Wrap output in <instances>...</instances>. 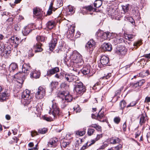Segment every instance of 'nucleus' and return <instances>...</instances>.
Returning <instances> with one entry per match:
<instances>
[{
    "instance_id": "bb28decb",
    "label": "nucleus",
    "mask_w": 150,
    "mask_h": 150,
    "mask_svg": "<svg viewBox=\"0 0 150 150\" xmlns=\"http://www.w3.org/2000/svg\"><path fill=\"white\" fill-rule=\"evenodd\" d=\"M129 69L130 70V66L129 67H126L121 68L119 71L121 74L125 75L127 73V71H126L128 70Z\"/></svg>"
},
{
    "instance_id": "0e129e2a",
    "label": "nucleus",
    "mask_w": 150,
    "mask_h": 150,
    "mask_svg": "<svg viewBox=\"0 0 150 150\" xmlns=\"http://www.w3.org/2000/svg\"><path fill=\"white\" fill-rule=\"evenodd\" d=\"M15 30H20V27L18 24H16L14 26Z\"/></svg>"
},
{
    "instance_id": "7ed1b4c3",
    "label": "nucleus",
    "mask_w": 150,
    "mask_h": 150,
    "mask_svg": "<svg viewBox=\"0 0 150 150\" xmlns=\"http://www.w3.org/2000/svg\"><path fill=\"white\" fill-rule=\"evenodd\" d=\"M74 90L79 94H82L86 91L85 87L83 83L79 81H75L74 84Z\"/></svg>"
},
{
    "instance_id": "412c9836",
    "label": "nucleus",
    "mask_w": 150,
    "mask_h": 150,
    "mask_svg": "<svg viewBox=\"0 0 150 150\" xmlns=\"http://www.w3.org/2000/svg\"><path fill=\"white\" fill-rule=\"evenodd\" d=\"M42 44L40 42H38L34 45V48L35 49V52H40L42 49L41 48Z\"/></svg>"
},
{
    "instance_id": "603ef678",
    "label": "nucleus",
    "mask_w": 150,
    "mask_h": 150,
    "mask_svg": "<svg viewBox=\"0 0 150 150\" xmlns=\"http://www.w3.org/2000/svg\"><path fill=\"white\" fill-rule=\"evenodd\" d=\"M89 142H87L86 144L84 145L81 148V150H84L86 149L88 146Z\"/></svg>"
},
{
    "instance_id": "6e6552de",
    "label": "nucleus",
    "mask_w": 150,
    "mask_h": 150,
    "mask_svg": "<svg viewBox=\"0 0 150 150\" xmlns=\"http://www.w3.org/2000/svg\"><path fill=\"white\" fill-rule=\"evenodd\" d=\"M65 77L66 80L69 82L74 81V82L73 84L74 83L75 81H79L78 80V78L77 76L71 74H66L65 75Z\"/></svg>"
},
{
    "instance_id": "e433bc0d",
    "label": "nucleus",
    "mask_w": 150,
    "mask_h": 150,
    "mask_svg": "<svg viewBox=\"0 0 150 150\" xmlns=\"http://www.w3.org/2000/svg\"><path fill=\"white\" fill-rule=\"evenodd\" d=\"M139 86H140L138 82L132 84V88L135 91H137Z\"/></svg>"
},
{
    "instance_id": "58836bf2",
    "label": "nucleus",
    "mask_w": 150,
    "mask_h": 150,
    "mask_svg": "<svg viewBox=\"0 0 150 150\" xmlns=\"http://www.w3.org/2000/svg\"><path fill=\"white\" fill-rule=\"evenodd\" d=\"M45 38L43 36H38L36 37V40L39 42H40L44 41Z\"/></svg>"
},
{
    "instance_id": "5fc2aeb1",
    "label": "nucleus",
    "mask_w": 150,
    "mask_h": 150,
    "mask_svg": "<svg viewBox=\"0 0 150 150\" xmlns=\"http://www.w3.org/2000/svg\"><path fill=\"white\" fill-rule=\"evenodd\" d=\"M69 144V142H63L62 144V145L64 148H66L68 146Z\"/></svg>"
},
{
    "instance_id": "e2e57ef3",
    "label": "nucleus",
    "mask_w": 150,
    "mask_h": 150,
    "mask_svg": "<svg viewBox=\"0 0 150 150\" xmlns=\"http://www.w3.org/2000/svg\"><path fill=\"white\" fill-rule=\"evenodd\" d=\"M131 17H129L127 16H125V20L127 21H128L130 22H131Z\"/></svg>"
},
{
    "instance_id": "864d4df0",
    "label": "nucleus",
    "mask_w": 150,
    "mask_h": 150,
    "mask_svg": "<svg viewBox=\"0 0 150 150\" xmlns=\"http://www.w3.org/2000/svg\"><path fill=\"white\" fill-rule=\"evenodd\" d=\"M122 145L121 144H120L115 147V150H120L122 148Z\"/></svg>"
},
{
    "instance_id": "a18cd8bd",
    "label": "nucleus",
    "mask_w": 150,
    "mask_h": 150,
    "mask_svg": "<svg viewBox=\"0 0 150 150\" xmlns=\"http://www.w3.org/2000/svg\"><path fill=\"white\" fill-rule=\"evenodd\" d=\"M120 106L121 107V108L123 109L125 108L126 105V102L124 100L121 101L120 104Z\"/></svg>"
},
{
    "instance_id": "5701e85b",
    "label": "nucleus",
    "mask_w": 150,
    "mask_h": 150,
    "mask_svg": "<svg viewBox=\"0 0 150 150\" xmlns=\"http://www.w3.org/2000/svg\"><path fill=\"white\" fill-rule=\"evenodd\" d=\"M18 68V65L16 63H12L10 65L9 69L10 71L11 72L17 70Z\"/></svg>"
},
{
    "instance_id": "393cba45",
    "label": "nucleus",
    "mask_w": 150,
    "mask_h": 150,
    "mask_svg": "<svg viewBox=\"0 0 150 150\" xmlns=\"http://www.w3.org/2000/svg\"><path fill=\"white\" fill-rule=\"evenodd\" d=\"M103 79H107L108 81H110L112 80V82L113 81V77L110 73H108L106 75L105 74V76L103 77Z\"/></svg>"
},
{
    "instance_id": "09e8293b",
    "label": "nucleus",
    "mask_w": 150,
    "mask_h": 150,
    "mask_svg": "<svg viewBox=\"0 0 150 150\" xmlns=\"http://www.w3.org/2000/svg\"><path fill=\"white\" fill-rule=\"evenodd\" d=\"M114 122L117 124H118L120 121V118L119 117H115L114 119Z\"/></svg>"
},
{
    "instance_id": "2f4dec72",
    "label": "nucleus",
    "mask_w": 150,
    "mask_h": 150,
    "mask_svg": "<svg viewBox=\"0 0 150 150\" xmlns=\"http://www.w3.org/2000/svg\"><path fill=\"white\" fill-rule=\"evenodd\" d=\"M75 26L74 25L70 26V28H68V31L71 35H73V33L75 31Z\"/></svg>"
},
{
    "instance_id": "c03bdc74",
    "label": "nucleus",
    "mask_w": 150,
    "mask_h": 150,
    "mask_svg": "<svg viewBox=\"0 0 150 150\" xmlns=\"http://www.w3.org/2000/svg\"><path fill=\"white\" fill-rule=\"evenodd\" d=\"M40 12L37 9H34L33 10V13L34 15L37 16H40L39 17V18H40L41 16L40 15Z\"/></svg>"
},
{
    "instance_id": "f3484780",
    "label": "nucleus",
    "mask_w": 150,
    "mask_h": 150,
    "mask_svg": "<svg viewBox=\"0 0 150 150\" xmlns=\"http://www.w3.org/2000/svg\"><path fill=\"white\" fill-rule=\"evenodd\" d=\"M57 43V40L56 38L52 39L49 43V47L50 50H53L56 46Z\"/></svg>"
},
{
    "instance_id": "8fccbe9b",
    "label": "nucleus",
    "mask_w": 150,
    "mask_h": 150,
    "mask_svg": "<svg viewBox=\"0 0 150 150\" xmlns=\"http://www.w3.org/2000/svg\"><path fill=\"white\" fill-rule=\"evenodd\" d=\"M86 8L88 10L90 11H96V8H93V6L91 5L88 6Z\"/></svg>"
},
{
    "instance_id": "3c124183",
    "label": "nucleus",
    "mask_w": 150,
    "mask_h": 150,
    "mask_svg": "<svg viewBox=\"0 0 150 150\" xmlns=\"http://www.w3.org/2000/svg\"><path fill=\"white\" fill-rule=\"evenodd\" d=\"M54 77L58 79H61L62 78V76L61 73L59 74H56L54 76Z\"/></svg>"
},
{
    "instance_id": "7c9ffc66",
    "label": "nucleus",
    "mask_w": 150,
    "mask_h": 150,
    "mask_svg": "<svg viewBox=\"0 0 150 150\" xmlns=\"http://www.w3.org/2000/svg\"><path fill=\"white\" fill-rule=\"evenodd\" d=\"M58 85V83L56 81H52L50 84V86L51 88H56Z\"/></svg>"
},
{
    "instance_id": "a211bd4d",
    "label": "nucleus",
    "mask_w": 150,
    "mask_h": 150,
    "mask_svg": "<svg viewBox=\"0 0 150 150\" xmlns=\"http://www.w3.org/2000/svg\"><path fill=\"white\" fill-rule=\"evenodd\" d=\"M59 67H56L52 68V69H49L47 71V76H51L59 71Z\"/></svg>"
},
{
    "instance_id": "de8ad7c7",
    "label": "nucleus",
    "mask_w": 150,
    "mask_h": 150,
    "mask_svg": "<svg viewBox=\"0 0 150 150\" xmlns=\"http://www.w3.org/2000/svg\"><path fill=\"white\" fill-rule=\"evenodd\" d=\"M19 42L20 40L19 38L17 37H15V41L14 43H15L16 45V47L18 46Z\"/></svg>"
},
{
    "instance_id": "dca6fc26",
    "label": "nucleus",
    "mask_w": 150,
    "mask_h": 150,
    "mask_svg": "<svg viewBox=\"0 0 150 150\" xmlns=\"http://www.w3.org/2000/svg\"><path fill=\"white\" fill-rule=\"evenodd\" d=\"M112 41L115 45H116L124 41V40L122 37L117 36L113 39Z\"/></svg>"
},
{
    "instance_id": "79ce46f5",
    "label": "nucleus",
    "mask_w": 150,
    "mask_h": 150,
    "mask_svg": "<svg viewBox=\"0 0 150 150\" xmlns=\"http://www.w3.org/2000/svg\"><path fill=\"white\" fill-rule=\"evenodd\" d=\"M7 94L6 93L4 92L0 95V98L3 100H5L6 99Z\"/></svg>"
},
{
    "instance_id": "680f3d73",
    "label": "nucleus",
    "mask_w": 150,
    "mask_h": 150,
    "mask_svg": "<svg viewBox=\"0 0 150 150\" xmlns=\"http://www.w3.org/2000/svg\"><path fill=\"white\" fill-rule=\"evenodd\" d=\"M108 146V144H103L101 146H100V149H104L106 147Z\"/></svg>"
},
{
    "instance_id": "ea45409f",
    "label": "nucleus",
    "mask_w": 150,
    "mask_h": 150,
    "mask_svg": "<svg viewBox=\"0 0 150 150\" xmlns=\"http://www.w3.org/2000/svg\"><path fill=\"white\" fill-rule=\"evenodd\" d=\"M146 121L145 117L143 115H141L140 118V123L142 125Z\"/></svg>"
},
{
    "instance_id": "a878e982",
    "label": "nucleus",
    "mask_w": 150,
    "mask_h": 150,
    "mask_svg": "<svg viewBox=\"0 0 150 150\" xmlns=\"http://www.w3.org/2000/svg\"><path fill=\"white\" fill-rule=\"evenodd\" d=\"M110 141L111 144H115L118 143L120 141V139L118 138L113 137L110 138Z\"/></svg>"
},
{
    "instance_id": "69168bd1",
    "label": "nucleus",
    "mask_w": 150,
    "mask_h": 150,
    "mask_svg": "<svg viewBox=\"0 0 150 150\" xmlns=\"http://www.w3.org/2000/svg\"><path fill=\"white\" fill-rule=\"evenodd\" d=\"M15 41V37H12L9 39V41L11 42H12L14 43Z\"/></svg>"
},
{
    "instance_id": "0eeeda50",
    "label": "nucleus",
    "mask_w": 150,
    "mask_h": 150,
    "mask_svg": "<svg viewBox=\"0 0 150 150\" xmlns=\"http://www.w3.org/2000/svg\"><path fill=\"white\" fill-rule=\"evenodd\" d=\"M14 78L17 80V82L22 85L25 79V74L23 72L17 73L15 75Z\"/></svg>"
},
{
    "instance_id": "20e7f679",
    "label": "nucleus",
    "mask_w": 150,
    "mask_h": 150,
    "mask_svg": "<svg viewBox=\"0 0 150 150\" xmlns=\"http://www.w3.org/2000/svg\"><path fill=\"white\" fill-rule=\"evenodd\" d=\"M21 96L22 98L25 100V103L28 104L31 101L33 96L30 91L26 89L22 93Z\"/></svg>"
},
{
    "instance_id": "9d476101",
    "label": "nucleus",
    "mask_w": 150,
    "mask_h": 150,
    "mask_svg": "<svg viewBox=\"0 0 150 150\" xmlns=\"http://www.w3.org/2000/svg\"><path fill=\"white\" fill-rule=\"evenodd\" d=\"M61 95L63 96L62 98H64V101L67 103L71 101L73 99L72 97L68 92L63 91L61 93Z\"/></svg>"
},
{
    "instance_id": "2eb2a0df",
    "label": "nucleus",
    "mask_w": 150,
    "mask_h": 150,
    "mask_svg": "<svg viewBox=\"0 0 150 150\" xmlns=\"http://www.w3.org/2000/svg\"><path fill=\"white\" fill-rule=\"evenodd\" d=\"M91 69L90 66L87 65L83 68V69L81 70V72L84 75H88L89 73L91 74L90 73Z\"/></svg>"
},
{
    "instance_id": "cd10ccee",
    "label": "nucleus",
    "mask_w": 150,
    "mask_h": 150,
    "mask_svg": "<svg viewBox=\"0 0 150 150\" xmlns=\"http://www.w3.org/2000/svg\"><path fill=\"white\" fill-rule=\"evenodd\" d=\"M46 25L48 28L51 30L54 26V23L53 21H50L48 22Z\"/></svg>"
},
{
    "instance_id": "4be33fe9",
    "label": "nucleus",
    "mask_w": 150,
    "mask_h": 150,
    "mask_svg": "<svg viewBox=\"0 0 150 150\" xmlns=\"http://www.w3.org/2000/svg\"><path fill=\"white\" fill-rule=\"evenodd\" d=\"M40 74V73L39 71H35L33 72H31L30 75L31 77L37 79L39 77Z\"/></svg>"
},
{
    "instance_id": "f03ea898",
    "label": "nucleus",
    "mask_w": 150,
    "mask_h": 150,
    "mask_svg": "<svg viewBox=\"0 0 150 150\" xmlns=\"http://www.w3.org/2000/svg\"><path fill=\"white\" fill-rule=\"evenodd\" d=\"M51 105V108H50V110L49 113L52 114L54 118L58 116L61 114V112L60 111L56 101L54 100L50 103Z\"/></svg>"
},
{
    "instance_id": "4c0bfd02",
    "label": "nucleus",
    "mask_w": 150,
    "mask_h": 150,
    "mask_svg": "<svg viewBox=\"0 0 150 150\" xmlns=\"http://www.w3.org/2000/svg\"><path fill=\"white\" fill-rule=\"evenodd\" d=\"M47 131V129L44 128L42 129H40L38 130V132L41 134H43L45 133Z\"/></svg>"
},
{
    "instance_id": "4468645a",
    "label": "nucleus",
    "mask_w": 150,
    "mask_h": 150,
    "mask_svg": "<svg viewBox=\"0 0 150 150\" xmlns=\"http://www.w3.org/2000/svg\"><path fill=\"white\" fill-rule=\"evenodd\" d=\"M104 117V114L103 112H100V110L99 111L97 115L96 116L94 115L93 114H92V117L93 118L97 119L101 122H104V120H101Z\"/></svg>"
},
{
    "instance_id": "6e6d98bb",
    "label": "nucleus",
    "mask_w": 150,
    "mask_h": 150,
    "mask_svg": "<svg viewBox=\"0 0 150 150\" xmlns=\"http://www.w3.org/2000/svg\"><path fill=\"white\" fill-rule=\"evenodd\" d=\"M34 55V54L33 53V50L30 49V50L28 52V56L29 57H31Z\"/></svg>"
},
{
    "instance_id": "b1692460",
    "label": "nucleus",
    "mask_w": 150,
    "mask_h": 150,
    "mask_svg": "<svg viewBox=\"0 0 150 150\" xmlns=\"http://www.w3.org/2000/svg\"><path fill=\"white\" fill-rule=\"evenodd\" d=\"M31 29L28 26H26L24 27L22 30V33L24 35H27L30 32Z\"/></svg>"
},
{
    "instance_id": "473e14b6",
    "label": "nucleus",
    "mask_w": 150,
    "mask_h": 150,
    "mask_svg": "<svg viewBox=\"0 0 150 150\" xmlns=\"http://www.w3.org/2000/svg\"><path fill=\"white\" fill-rule=\"evenodd\" d=\"M69 86V85L65 82L62 83L60 85V87L61 88L65 89H68Z\"/></svg>"
},
{
    "instance_id": "f8f14e48",
    "label": "nucleus",
    "mask_w": 150,
    "mask_h": 150,
    "mask_svg": "<svg viewBox=\"0 0 150 150\" xmlns=\"http://www.w3.org/2000/svg\"><path fill=\"white\" fill-rule=\"evenodd\" d=\"M115 52L118 54H124L126 52V49L123 46H119L116 47Z\"/></svg>"
},
{
    "instance_id": "72a5a7b5",
    "label": "nucleus",
    "mask_w": 150,
    "mask_h": 150,
    "mask_svg": "<svg viewBox=\"0 0 150 150\" xmlns=\"http://www.w3.org/2000/svg\"><path fill=\"white\" fill-rule=\"evenodd\" d=\"M142 44V40H140L136 42L133 44V46L134 47H136V49L139 46H140Z\"/></svg>"
},
{
    "instance_id": "c85d7f7f",
    "label": "nucleus",
    "mask_w": 150,
    "mask_h": 150,
    "mask_svg": "<svg viewBox=\"0 0 150 150\" xmlns=\"http://www.w3.org/2000/svg\"><path fill=\"white\" fill-rule=\"evenodd\" d=\"M102 2L100 0H96L94 3V6L96 8H99L102 5Z\"/></svg>"
},
{
    "instance_id": "39448f33",
    "label": "nucleus",
    "mask_w": 150,
    "mask_h": 150,
    "mask_svg": "<svg viewBox=\"0 0 150 150\" xmlns=\"http://www.w3.org/2000/svg\"><path fill=\"white\" fill-rule=\"evenodd\" d=\"M46 91L45 88L40 86L35 93V97L37 99H42L45 95Z\"/></svg>"
},
{
    "instance_id": "f704fd0d",
    "label": "nucleus",
    "mask_w": 150,
    "mask_h": 150,
    "mask_svg": "<svg viewBox=\"0 0 150 150\" xmlns=\"http://www.w3.org/2000/svg\"><path fill=\"white\" fill-rule=\"evenodd\" d=\"M68 10L69 13L70 12L71 14L74 13L75 12V10L74 7L71 5H69L68 6Z\"/></svg>"
},
{
    "instance_id": "49530a36",
    "label": "nucleus",
    "mask_w": 150,
    "mask_h": 150,
    "mask_svg": "<svg viewBox=\"0 0 150 150\" xmlns=\"http://www.w3.org/2000/svg\"><path fill=\"white\" fill-rule=\"evenodd\" d=\"M42 118L44 120L49 122H51L53 120V119L51 117H47L46 116H44L42 117Z\"/></svg>"
},
{
    "instance_id": "ddd939ff",
    "label": "nucleus",
    "mask_w": 150,
    "mask_h": 150,
    "mask_svg": "<svg viewBox=\"0 0 150 150\" xmlns=\"http://www.w3.org/2000/svg\"><path fill=\"white\" fill-rule=\"evenodd\" d=\"M98 35L100 37L102 41L107 39L110 37V33L108 32H103L102 31L98 33Z\"/></svg>"
},
{
    "instance_id": "c756f323",
    "label": "nucleus",
    "mask_w": 150,
    "mask_h": 150,
    "mask_svg": "<svg viewBox=\"0 0 150 150\" xmlns=\"http://www.w3.org/2000/svg\"><path fill=\"white\" fill-rule=\"evenodd\" d=\"M86 128H83V131H80L79 130L76 131V134L77 135L81 136H83L86 133Z\"/></svg>"
},
{
    "instance_id": "aec40b11",
    "label": "nucleus",
    "mask_w": 150,
    "mask_h": 150,
    "mask_svg": "<svg viewBox=\"0 0 150 150\" xmlns=\"http://www.w3.org/2000/svg\"><path fill=\"white\" fill-rule=\"evenodd\" d=\"M58 141L57 138L54 137L51 139L48 143V145L49 147H52L54 146L56 142Z\"/></svg>"
},
{
    "instance_id": "9b49d317",
    "label": "nucleus",
    "mask_w": 150,
    "mask_h": 150,
    "mask_svg": "<svg viewBox=\"0 0 150 150\" xmlns=\"http://www.w3.org/2000/svg\"><path fill=\"white\" fill-rule=\"evenodd\" d=\"M102 51H110L112 50V45L110 43H103L100 47Z\"/></svg>"
},
{
    "instance_id": "13d9d810",
    "label": "nucleus",
    "mask_w": 150,
    "mask_h": 150,
    "mask_svg": "<svg viewBox=\"0 0 150 150\" xmlns=\"http://www.w3.org/2000/svg\"><path fill=\"white\" fill-rule=\"evenodd\" d=\"M5 46L4 44L2 42H0V50L1 51H3L5 48Z\"/></svg>"
},
{
    "instance_id": "774afa93",
    "label": "nucleus",
    "mask_w": 150,
    "mask_h": 150,
    "mask_svg": "<svg viewBox=\"0 0 150 150\" xmlns=\"http://www.w3.org/2000/svg\"><path fill=\"white\" fill-rule=\"evenodd\" d=\"M146 136L148 142L150 143V132L147 133Z\"/></svg>"
},
{
    "instance_id": "bf43d9fd",
    "label": "nucleus",
    "mask_w": 150,
    "mask_h": 150,
    "mask_svg": "<svg viewBox=\"0 0 150 150\" xmlns=\"http://www.w3.org/2000/svg\"><path fill=\"white\" fill-rule=\"evenodd\" d=\"M2 52H3L4 54H5L6 55H8L11 52V51H7L5 49L3 50Z\"/></svg>"
},
{
    "instance_id": "338daca9",
    "label": "nucleus",
    "mask_w": 150,
    "mask_h": 150,
    "mask_svg": "<svg viewBox=\"0 0 150 150\" xmlns=\"http://www.w3.org/2000/svg\"><path fill=\"white\" fill-rule=\"evenodd\" d=\"M96 141H97V140H96V139H95V140H91V143L90 142H88L89 143L88 146H90L91 144H94Z\"/></svg>"
},
{
    "instance_id": "37998d69",
    "label": "nucleus",
    "mask_w": 150,
    "mask_h": 150,
    "mask_svg": "<svg viewBox=\"0 0 150 150\" xmlns=\"http://www.w3.org/2000/svg\"><path fill=\"white\" fill-rule=\"evenodd\" d=\"M66 102L64 101V99L62 98V104L61 105V107L62 108H64L66 106L67 104L66 103Z\"/></svg>"
},
{
    "instance_id": "1a4fd4ad",
    "label": "nucleus",
    "mask_w": 150,
    "mask_h": 150,
    "mask_svg": "<svg viewBox=\"0 0 150 150\" xmlns=\"http://www.w3.org/2000/svg\"><path fill=\"white\" fill-rule=\"evenodd\" d=\"M100 63L98 64L99 67L101 68L106 66L109 62L108 58V57L103 55L102 56L100 59Z\"/></svg>"
},
{
    "instance_id": "c9c22d12",
    "label": "nucleus",
    "mask_w": 150,
    "mask_h": 150,
    "mask_svg": "<svg viewBox=\"0 0 150 150\" xmlns=\"http://www.w3.org/2000/svg\"><path fill=\"white\" fill-rule=\"evenodd\" d=\"M125 38L127 40L126 42H128L129 44L131 43V35L126 34L125 35Z\"/></svg>"
},
{
    "instance_id": "f257e3e1",
    "label": "nucleus",
    "mask_w": 150,
    "mask_h": 150,
    "mask_svg": "<svg viewBox=\"0 0 150 150\" xmlns=\"http://www.w3.org/2000/svg\"><path fill=\"white\" fill-rule=\"evenodd\" d=\"M71 61L73 63L74 66L76 68H80L83 64V61L82 56L77 52H73L71 56Z\"/></svg>"
},
{
    "instance_id": "6ab92c4d",
    "label": "nucleus",
    "mask_w": 150,
    "mask_h": 150,
    "mask_svg": "<svg viewBox=\"0 0 150 150\" xmlns=\"http://www.w3.org/2000/svg\"><path fill=\"white\" fill-rule=\"evenodd\" d=\"M31 69V68L29 64H24L22 66V71L24 73L28 74Z\"/></svg>"
},
{
    "instance_id": "4d7b16f0",
    "label": "nucleus",
    "mask_w": 150,
    "mask_h": 150,
    "mask_svg": "<svg viewBox=\"0 0 150 150\" xmlns=\"http://www.w3.org/2000/svg\"><path fill=\"white\" fill-rule=\"evenodd\" d=\"M129 7L127 5H126L125 6L122 7V9H123L125 12H126L127 11L129 10Z\"/></svg>"
},
{
    "instance_id": "423d86ee",
    "label": "nucleus",
    "mask_w": 150,
    "mask_h": 150,
    "mask_svg": "<svg viewBox=\"0 0 150 150\" xmlns=\"http://www.w3.org/2000/svg\"><path fill=\"white\" fill-rule=\"evenodd\" d=\"M96 46V42L93 40H90L86 44L85 47L88 52L92 53Z\"/></svg>"
},
{
    "instance_id": "052dcab7",
    "label": "nucleus",
    "mask_w": 150,
    "mask_h": 150,
    "mask_svg": "<svg viewBox=\"0 0 150 150\" xmlns=\"http://www.w3.org/2000/svg\"><path fill=\"white\" fill-rule=\"evenodd\" d=\"M145 82V81L144 80H142L139 81L138 82L139 86H142Z\"/></svg>"
},
{
    "instance_id": "a19ab883",
    "label": "nucleus",
    "mask_w": 150,
    "mask_h": 150,
    "mask_svg": "<svg viewBox=\"0 0 150 150\" xmlns=\"http://www.w3.org/2000/svg\"><path fill=\"white\" fill-rule=\"evenodd\" d=\"M95 131L94 129L89 128L88 129L87 134L89 136H90L93 134Z\"/></svg>"
}]
</instances>
